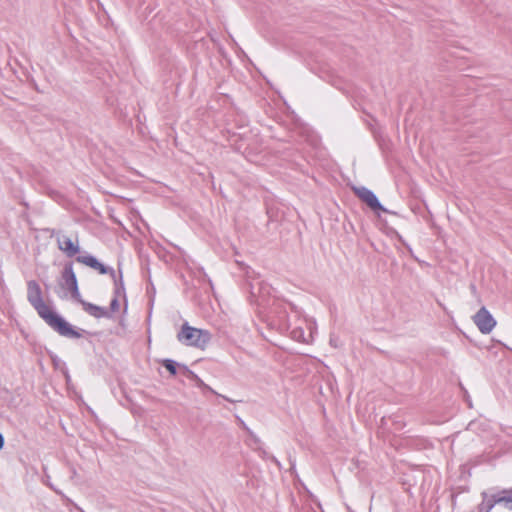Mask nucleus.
I'll use <instances>...</instances> for the list:
<instances>
[{"instance_id":"10","label":"nucleus","mask_w":512,"mask_h":512,"mask_svg":"<svg viewBox=\"0 0 512 512\" xmlns=\"http://www.w3.org/2000/svg\"><path fill=\"white\" fill-rule=\"evenodd\" d=\"M4 439L3 436L0 434V449L3 447Z\"/></svg>"},{"instance_id":"6","label":"nucleus","mask_w":512,"mask_h":512,"mask_svg":"<svg viewBox=\"0 0 512 512\" xmlns=\"http://www.w3.org/2000/svg\"><path fill=\"white\" fill-rule=\"evenodd\" d=\"M57 244L58 248L69 257H72L79 252V246L77 242L73 241L68 236L58 237Z\"/></svg>"},{"instance_id":"1","label":"nucleus","mask_w":512,"mask_h":512,"mask_svg":"<svg viewBox=\"0 0 512 512\" xmlns=\"http://www.w3.org/2000/svg\"><path fill=\"white\" fill-rule=\"evenodd\" d=\"M27 299L39 317L59 335L75 339L82 337L80 331L59 315L49 303L45 302L41 287L35 280L27 282Z\"/></svg>"},{"instance_id":"2","label":"nucleus","mask_w":512,"mask_h":512,"mask_svg":"<svg viewBox=\"0 0 512 512\" xmlns=\"http://www.w3.org/2000/svg\"><path fill=\"white\" fill-rule=\"evenodd\" d=\"M177 338L186 346L204 349L210 340V334L208 331L191 327L185 323L177 335Z\"/></svg>"},{"instance_id":"7","label":"nucleus","mask_w":512,"mask_h":512,"mask_svg":"<svg viewBox=\"0 0 512 512\" xmlns=\"http://www.w3.org/2000/svg\"><path fill=\"white\" fill-rule=\"evenodd\" d=\"M79 302L82 304L84 311L95 318H102L108 316V312L103 307L94 305L81 299Z\"/></svg>"},{"instance_id":"11","label":"nucleus","mask_w":512,"mask_h":512,"mask_svg":"<svg viewBox=\"0 0 512 512\" xmlns=\"http://www.w3.org/2000/svg\"><path fill=\"white\" fill-rule=\"evenodd\" d=\"M111 304H112V306L116 305L117 304V300L114 299Z\"/></svg>"},{"instance_id":"9","label":"nucleus","mask_w":512,"mask_h":512,"mask_svg":"<svg viewBox=\"0 0 512 512\" xmlns=\"http://www.w3.org/2000/svg\"><path fill=\"white\" fill-rule=\"evenodd\" d=\"M162 364L172 375H176V365L172 360L165 359L162 361Z\"/></svg>"},{"instance_id":"8","label":"nucleus","mask_w":512,"mask_h":512,"mask_svg":"<svg viewBox=\"0 0 512 512\" xmlns=\"http://www.w3.org/2000/svg\"><path fill=\"white\" fill-rule=\"evenodd\" d=\"M77 261L88 266V267H91L95 270H97L99 273L101 274H105L106 273V268L103 264H101L96 258H94L93 256H80L77 258Z\"/></svg>"},{"instance_id":"4","label":"nucleus","mask_w":512,"mask_h":512,"mask_svg":"<svg viewBox=\"0 0 512 512\" xmlns=\"http://www.w3.org/2000/svg\"><path fill=\"white\" fill-rule=\"evenodd\" d=\"M473 321L483 334H489L496 326V320L485 307H482L473 316Z\"/></svg>"},{"instance_id":"5","label":"nucleus","mask_w":512,"mask_h":512,"mask_svg":"<svg viewBox=\"0 0 512 512\" xmlns=\"http://www.w3.org/2000/svg\"><path fill=\"white\" fill-rule=\"evenodd\" d=\"M356 195L365 202L372 210H384L375 194L365 187L355 189Z\"/></svg>"},{"instance_id":"3","label":"nucleus","mask_w":512,"mask_h":512,"mask_svg":"<svg viewBox=\"0 0 512 512\" xmlns=\"http://www.w3.org/2000/svg\"><path fill=\"white\" fill-rule=\"evenodd\" d=\"M62 287L71 294L73 299L80 301L81 294L72 265H67L62 272Z\"/></svg>"}]
</instances>
